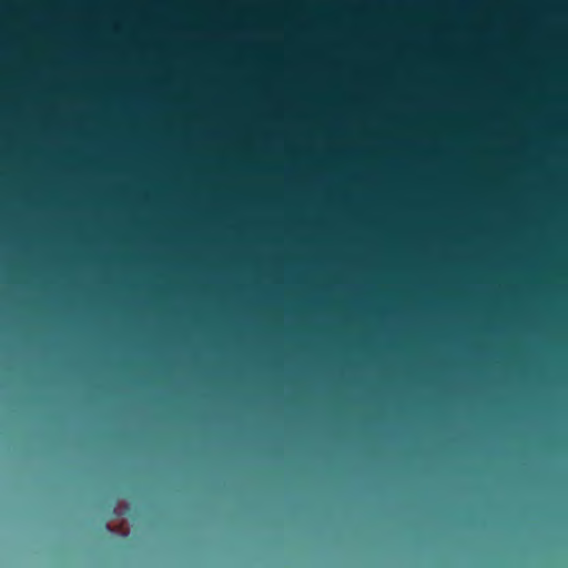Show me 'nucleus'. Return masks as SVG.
I'll use <instances>...</instances> for the list:
<instances>
[{
	"instance_id": "nucleus-1",
	"label": "nucleus",
	"mask_w": 568,
	"mask_h": 568,
	"mask_svg": "<svg viewBox=\"0 0 568 568\" xmlns=\"http://www.w3.org/2000/svg\"><path fill=\"white\" fill-rule=\"evenodd\" d=\"M488 568H506L505 566H489ZM520 568H525L524 566H521Z\"/></svg>"
}]
</instances>
